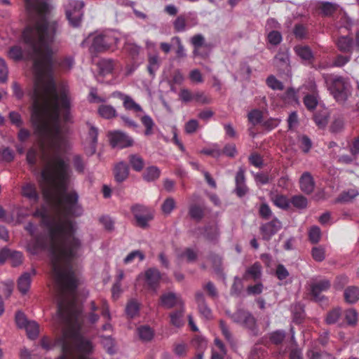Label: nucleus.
<instances>
[{
    "label": "nucleus",
    "instance_id": "f257e3e1",
    "mask_svg": "<svg viewBox=\"0 0 359 359\" xmlns=\"http://www.w3.org/2000/svg\"><path fill=\"white\" fill-rule=\"evenodd\" d=\"M63 21L55 0H46V170H72L62 156L67 140L60 126L72 119L71 97L68 83L62 78L74 65L72 57L56 55L62 43Z\"/></svg>",
    "mask_w": 359,
    "mask_h": 359
},
{
    "label": "nucleus",
    "instance_id": "f03ea898",
    "mask_svg": "<svg viewBox=\"0 0 359 359\" xmlns=\"http://www.w3.org/2000/svg\"><path fill=\"white\" fill-rule=\"evenodd\" d=\"M29 20L22 33L27 49L11 46L8 56L14 61L30 60L32 88L29 93L32 101L31 121L34 135L42 151L45 142V0H25Z\"/></svg>",
    "mask_w": 359,
    "mask_h": 359
},
{
    "label": "nucleus",
    "instance_id": "7ed1b4c3",
    "mask_svg": "<svg viewBox=\"0 0 359 359\" xmlns=\"http://www.w3.org/2000/svg\"><path fill=\"white\" fill-rule=\"evenodd\" d=\"M35 218L39 219V225L29 222L25 229L32 236V239L27 243V250L33 256H38L45 250V206L36 210L33 213Z\"/></svg>",
    "mask_w": 359,
    "mask_h": 359
},
{
    "label": "nucleus",
    "instance_id": "20e7f679",
    "mask_svg": "<svg viewBox=\"0 0 359 359\" xmlns=\"http://www.w3.org/2000/svg\"><path fill=\"white\" fill-rule=\"evenodd\" d=\"M328 90L335 100L344 103L351 95V84L348 80L343 76L330 75L325 78Z\"/></svg>",
    "mask_w": 359,
    "mask_h": 359
},
{
    "label": "nucleus",
    "instance_id": "39448f33",
    "mask_svg": "<svg viewBox=\"0 0 359 359\" xmlns=\"http://www.w3.org/2000/svg\"><path fill=\"white\" fill-rule=\"evenodd\" d=\"M117 41L118 39L109 33L90 34L81 42V46L84 48L88 43H90V52L97 53L109 50L115 46Z\"/></svg>",
    "mask_w": 359,
    "mask_h": 359
},
{
    "label": "nucleus",
    "instance_id": "423d86ee",
    "mask_svg": "<svg viewBox=\"0 0 359 359\" xmlns=\"http://www.w3.org/2000/svg\"><path fill=\"white\" fill-rule=\"evenodd\" d=\"M226 314L230 317L233 323L248 329L254 335L258 334L259 329L257 324V320L249 311L239 308L233 313H231L229 311H226Z\"/></svg>",
    "mask_w": 359,
    "mask_h": 359
},
{
    "label": "nucleus",
    "instance_id": "0eeeda50",
    "mask_svg": "<svg viewBox=\"0 0 359 359\" xmlns=\"http://www.w3.org/2000/svg\"><path fill=\"white\" fill-rule=\"evenodd\" d=\"M27 161L32 171L37 177L41 186L42 196L45 197V189L43 187V183L45 182V156H43V154L38 156L36 151L32 149L27 153Z\"/></svg>",
    "mask_w": 359,
    "mask_h": 359
},
{
    "label": "nucleus",
    "instance_id": "6e6552de",
    "mask_svg": "<svg viewBox=\"0 0 359 359\" xmlns=\"http://www.w3.org/2000/svg\"><path fill=\"white\" fill-rule=\"evenodd\" d=\"M84 5V2L79 0H69L65 5L66 18L72 27L80 26L83 16Z\"/></svg>",
    "mask_w": 359,
    "mask_h": 359
},
{
    "label": "nucleus",
    "instance_id": "1a4fd4ad",
    "mask_svg": "<svg viewBox=\"0 0 359 359\" xmlns=\"http://www.w3.org/2000/svg\"><path fill=\"white\" fill-rule=\"evenodd\" d=\"M15 320L18 328L26 331L29 339L34 340L38 337L39 327L36 321L28 320L25 314L20 311L16 312Z\"/></svg>",
    "mask_w": 359,
    "mask_h": 359
},
{
    "label": "nucleus",
    "instance_id": "9d476101",
    "mask_svg": "<svg viewBox=\"0 0 359 359\" xmlns=\"http://www.w3.org/2000/svg\"><path fill=\"white\" fill-rule=\"evenodd\" d=\"M162 275L155 267H151L138 275V280H143L147 289L156 293L159 287Z\"/></svg>",
    "mask_w": 359,
    "mask_h": 359
},
{
    "label": "nucleus",
    "instance_id": "9b49d317",
    "mask_svg": "<svg viewBox=\"0 0 359 359\" xmlns=\"http://www.w3.org/2000/svg\"><path fill=\"white\" fill-rule=\"evenodd\" d=\"M130 210L135 219L136 225L142 229H147L149 222L154 218L151 210L143 205L135 204L131 207Z\"/></svg>",
    "mask_w": 359,
    "mask_h": 359
},
{
    "label": "nucleus",
    "instance_id": "f8f14e48",
    "mask_svg": "<svg viewBox=\"0 0 359 359\" xmlns=\"http://www.w3.org/2000/svg\"><path fill=\"white\" fill-rule=\"evenodd\" d=\"M88 133L83 142V150L87 156H91L97 151L98 129L90 123H88Z\"/></svg>",
    "mask_w": 359,
    "mask_h": 359
},
{
    "label": "nucleus",
    "instance_id": "ddd939ff",
    "mask_svg": "<svg viewBox=\"0 0 359 359\" xmlns=\"http://www.w3.org/2000/svg\"><path fill=\"white\" fill-rule=\"evenodd\" d=\"M110 144L113 148L123 149L131 147L133 140L121 131H114L109 134Z\"/></svg>",
    "mask_w": 359,
    "mask_h": 359
},
{
    "label": "nucleus",
    "instance_id": "4468645a",
    "mask_svg": "<svg viewBox=\"0 0 359 359\" xmlns=\"http://www.w3.org/2000/svg\"><path fill=\"white\" fill-rule=\"evenodd\" d=\"M282 227L281 222L274 218L271 222L262 224L260 226V231L262 238L265 241H269Z\"/></svg>",
    "mask_w": 359,
    "mask_h": 359
},
{
    "label": "nucleus",
    "instance_id": "2eb2a0df",
    "mask_svg": "<svg viewBox=\"0 0 359 359\" xmlns=\"http://www.w3.org/2000/svg\"><path fill=\"white\" fill-rule=\"evenodd\" d=\"M330 282L327 279H323L311 285V294L316 301H320L322 297L320 293L327 291L330 287Z\"/></svg>",
    "mask_w": 359,
    "mask_h": 359
},
{
    "label": "nucleus",
    "instance_id": "dca6fc26",
    "mask_svg": "<svg viewBox=\"0 0 359 359\" xmlns=\"http://www.w3.org/2000/svg\"><path fill=\"white\" fill-rule=\"evenodd\" d=\"M195 299L201 315L207 320L211 319L212 317V311L206 304L203 293L202 292H197L195 295Z\"/></svg>",
    "mask_w": 359,
    "mask_h": 359
},
{
    "label": "nucleus",
    "instance_id": "f3484780",
    "mask_svg": "<svg viewBox=\"0 0 359 359\" xmlns=\"http://www.w3.org/2000/svg\"><path fill=\"white\" fill-rule=\"evenodd\" d=\"M161 304L167 309L173 308L177 305L183 306V302L180 296H177L175 293L172 292L161 295Z\"/></svg>",
    "mask_w": 359,
    "mask_h": 359
},
{
    "label": "nucleus",
    "instance_id": "a211bd4d",
    "mask_svg": "<svg viewBox=\"0 0 359 359\" xmlns=\"http://www.w3.org/2000/svg\"><path fill=\"white\" fill-rule=\"evenodd\" d=\"M300 189L306 194H311L315 188V181L312 175L309 172H304L299 179Z\"/></svg>",
    "mask_w": 359,
    "mask_h": 359
},
{
    "label": "nucleus",
    "instance_id": "6ab92c4d",
    "mask_svg": "<svg viewBox=\"0 0 359 359\" xmlns=\"http://www.w3.org/2000/svg\"><path fill=\"white\" fill-rule=\"evenodd\" d=\"M336 45L339 51L351 55L354 49L353 39L348 36H339L336 41Z\"/></svg>",
    "mask_w": 359,
    "mask_h": 359
},
{
    "label": "nucleus",
    "instance_id": "aec40b11",
    "mask_svg": "<svg viewBox=\"0 0 359 359\" xmlns=\"http://www.w3.org/2000/svg\"><path fill=\"white\" fill-rule=\"evenodd\" d=\"M36 274L35 269H32L29 272H25L18 280V290L22 294H26L30 287L32 276Z\"/></svg>",
    "mask_w": 359,
    "mask_h": 359
},
{
    "label": "nucleus",
    "instance_id": "412c9836",
    "mask_svg": "<svg viewBox=\"0 0 359 359\" xmlns=\"http://www.w3.org/2000/svg\"><path fill=\"white\" fill-rule=\"evenodd\" d=\"M115 180L118 182H124L129 175V167L124 161L117 163L114 168Z\"/></svg>",
    "mask_w": 359,
    "mask_h": 359
},
{
    "label": "nucleus",
    "instance_id": "4be33fe9",
    "mask_svg": "<svg viewBox=\"0 0 359 359\" xmlns=\"http://www.w3.org/2000/svg\"><path fill=\"white\" fill-rule=\"evenodd\" d=\"M22 195L33 203H37L39 199V194L36 185L32 182H26L22 187Z\"/></svg>",
    "mask_w": 359,
    "mask_h": 359
},
{
    "label": "nucleus",
    "instance_id": "5701e85b",
    "mask_svg": "<svg viewBox=\"0 0 359 359\" xmlns=\"http://www.w3.org/2000/svg\"><path fill=\"white\" fill-rule=\"evenodd\" d=\"M205 211V207L203 204L191 203L189 206L188 214L191 219L199 222L204 218Z\"/></svg>",
    "mask_w": 359,
    "mask_h": 359
},
{
    "label": "nucleus",
    "instance_id": "b1692460",
    "mask_svg": "<svg viewBox=\"0 0 359 359\" xmlns=\"http://www.w3.org/2000/svg\"><path fill=\"white\" fill-rule=\"evenodd\" d=\"M262 276V266L259 262L254 263L250 267L248 268L243 276L244 279H252L257 280Z\"/></svg>",
    "mask_w": 359,
    "mask_h": 359
},
{
    "label": "nucleus",
    "instance_id": "393cba45",
    "mask_svg": "<svg viewBox=\"0 0 359 359\" xmlns=\"http://www.w3.org/2000/svg\"><path fill=\"white\" fill-rule=\"evenodd\" d=\"M137 334L140 340L144 342L150 341L154 336V330L148 325H141L137 328Z\"/></svg>",
    "mask_w": 359,
    "mask_h": 359
},
{
    "label": "nucleus",
    "instance_id": "a878e982",
    "mask_svg": "<svg viewBox=\"0 0 359 359\" xmlns=\"http://www.w3.org/2000/svg\"><path fill=\"white\" fill-rule=\"evenodd\" d=\"M161 170L156 166L152 165L146 168L142 177L147 182H154L159 178Z\"/></svg>",
    "mask_w": 359,
    "mask_h": 359
},
{
    "label": "nucleus",
    "instance_id": "bb28decb",
    "mask_svg": "<svg viewBox=\"0 0 359 359\" xmlns=\"http://www.w3.org/2000/svg\"><path fill=\"white\" fill-rule=\"evenodd\" d=\"M72 163L75 171L78 174H83L87 163L81 155H74L72 158Z\"/></svg>",
    "mask_w": 359,
    "mask_h": 359
},
{
    "label": "nucleus",
    "instance_id": "cd10ccee",
    "mask_svg": "<svg viewBox=\"0 0 359 359\" xmlns=\"http://www.w3.org/2000/svg\"><path fill=\"white\" fill-rule=\"evenodd\" d=\"M345 300L350 303H355L359 299V288L356 286L348 287L344 291Z\"/></svg>",
    "mask_w": 359,
    "mask_h": 359
},
{
    "label": "nucleus",
    "instance_id": "c85d7f7f",
    "mask_svg": "<svg viewBox=\"0 0 359 359\" xmlns=\"http://www.w3.org/2000/svg\"><path fill=\"white\" fill-rule=\"evenodd\" d=\"M98 114L106 119H110L117 116L116 109L111 105L102 104L98 107Z\"/></svg>",
    "mask_w": 359,
    "mask_h": 359
},
{
    "label": "nucleus",
    "instance_id": "c756f323",
    "mask_svg": "<svg viewBox=\"0 0 359 359\" xmlns=\"http://www.w3.org/2000/svg\"><path fill=\"white\" fill-rule=\"evenodd\" d=\"M100 73L102 75H107L112 72L114 69V61L110 59H102L97 63Z\"/></svg>",
    "mask_w": 359,
    "mask_h": 359
},
{
    "label": "nucleus",
    "instance_id": "7c9ffc66",
    "mask_svg": "<svg viewBox=\"0 0 359 359\" xmlns=\"http://www.w3.org/2000/svg\"><path fill=\"white\" fill-rule=\"evenodd\" d=\"M359 192L356 189H351L346 191L342 192L336 199L337 203H349L351 202Z\"/></svg>",
    "mask_w": 359,
    "mask_h": 359
},
{
    "label": "nucleus",
    "instance_id": "2f4dec72",
    "mask_svg": "<svg viewBox=\"0 0 359 359\" xmlns=\"http://www.w3.org/2000/svg\"><path fill=\"white\" fill-rule=\"evenodd\" d=\"M128 161L133 169L137 172H140L144 166V159L138 154L129 155Z\"/></svg>",
    "mask_w": 359,
    "mask_h": 359
},
{
    "label": "nucleus",
    "instance_id": "473e14b6",
    "mask_svg": "<svg viewBox=\"0 0 359 359\" xmlns=\"http://www.w3.org/2000/svg\"><path fill=\"white\" fill-rule=\"evenodd\" d=\"M205 238L209 241H217L219 231L217 225L207 226L204 228Z\"/></svg>",
    "mask_w": 359,
    "mask_h": 359
},
{
    "label": "nucleus",
    "instance_id": "72a5a7b5",
    "mask_svg": "<svg viewBox=\"0 0 359 359\" xmlns=\"http://www.w3.org/2000/svg\"><path fill=\"white\" fill-rule=\"evenodd\" d=\"M276 66L280 69H285L289 66V56L285 53H278L274 57Z\"/></svg>",
    "mask_w": 359,
    "mask_h": 359
},
{
    "label": "nucleus",
    "instance_id": "f704fd0d",
    "mask_svg": "<svg viewBox=\"0 0 359 359\" xmlns=\"http://www.w3.org/2000/svg\"><path fill=\"white\" fill-rule=\"evenodd\" d=\"M184 312V308L183 306H182V308L179 311L170 313V323L172 325L180 327L184 325V322L182 320Z\"/></svg>",
    "mask_w": 359,
    "mask_h": 359
},
{
    "label": "nucleus",
    "instance_id": "c9c22d12",
    "mask_svg": "<svg viewBox=\"0 0 359 359\" xmlns=\"http://www.w3.org/2000/svg\"><path fill=\"white\" fill-rule=\"evenodd\" d=\"M272 201L277 207L287 210L290 206V201L284 195L277 194L272 198Z\"/></svg>",
    "mask_w": 359,
    "mask_h": 359
},
{
    "label": "nucleus",
    "instance_id": "e433bc0d",
    "mask_svg": "<svg viewBox=\"0 0 359 359\" xmlns=\"http://www.w3.org/2000/svg\"><path fill=\"white\" fill-rule=\"evenodd\" d=\"M338 6L331 2H323L320 6L321 13L325 16L332 15L337 10Z\"/></svg>",
    "mask_w": 359,
    "mask_h": 359
},
{
    "label": "nucleus",
    "instance_id": "4c0bfd02",
    "mask_svg": "<svg viewBox=\"0 0 359 359\" xmlns=\"http://www.w3.org/2000/svg\"><path fill=\"white\" fill-rule=\"evenodd\" d=\"M290 203L298 209H305L308 205V201L302 195H295L291 198Z\"/></svg>",
    "mask_w": 359,
    "mask_h": 359
},
{
    "label": "nucleus",
    "instance_id": "58836bf2",
    "mask_svg": "<svg viewBox=\"0 0 359 359\" xmlns=\"http://www.w3.org/2000/svg\"><path fill=\"white\" fill-rule=\"evenodd\" d=\"M173 28L176 32H182L186 30L187 20L182 15H178L172 22Z\"/></svg>",
    "mask_w": 359,
    "mask_h": 359
},
{
    "label": "nucleus",
    "instance_id": "ea45409f",
    "mask_svg": "<svg viewBox=\"0 0 359 359\" xmlns=\"http://www.w3.org/2000/svg\"><path fill=\"white\" fill-rule=\"evenodd\" d=\"M266 85L274 90H283L284 89L283 83L278 80L273 75H270L266 80Z\"/></svg>",
    "mask_w": 359,
    "mask_h": 359
},
{
    "label": "nucleus",
    "instance_id": "a19ab883",
    "mask_svg": "<svg viewBox=\"0 0 359 359\" xmlns=\"http://www.w3.org/2000/svg\"><path fill=\"white\" fill-rule=\"evenodd\" d=\"M123 104L126 110H131L135 112L142 111V108L141 107V106L139 104L136 103L134 101V100L129 95L126 97V100L123 101Z\"/></svg>",
    "mask_w": 359,
    "mask_h": 359
},
{
    "label": "nucleus",
    "instance_id": "79ce46f5",
    "mask_svg": "<svg viewBox=\"0 0 359 359\" xmlns=\"http://www.w3.org/2000/svg\"><path fill=\"white\" fill-rule=\"evenodd\" d=\"M139 304L135 300H130L126 305V313L130 318H134L139 312Z\"/></svg>",
    "mask_w": 359,
    "mask_h": 359
},
{
    "label": "nucleus",
    "instance_id": "37998d69",
    "mask_svg": "<svg viewBox=\"0 0 359 359\" xmlns=\"http://www.w3.org/2000/svg\"><path fill=\"white\" fill-rule=\"evenodd\" d=\"M249 121L254 126L262 123V118L263 114L259 109H253L252 110L248 115Z\"/></svg>",
    "mask_w": 359,
    "mask_h": 359
},
{
    "label": "nucleus",
    "instance_id": "c03bdc74",
    "mask_svg": "<svg viewBox=\"0 0 359 359\" xmlns=\"http://www.w3.org/2000/svg\"><path fill=\"white\" fill-rule=\"evenodd\" d=\"M141 122L146 128L145 135H151L153 133L154 122L149 115H144L141 118Z\"/></svg>",
    "mask_w": 359,
    "mask_h": 359
},
{
    "label": "nucleus",
    "instance_id": "a18cd8bd",
    "mask_svg": "<svg viewBox=\"0 0 359 359\" xmlns=\"http://www.w3.org/2000/svg\"><path fill=\"white\" fill-rule=\"evenodd\" d=\"M126 52L133 58L135 59L138 56L140 51V46L132 43H127L124 46Z\"/></svg>",
    "mask_w": 359,
    "mask_h": 359
},
{
    "label": "nucleus",
    "instance_id": "49530a36",
    "mask_svg": "<svg viewBox=\"0 0 359 359\" xmlns=\"http://www.w3.org/2000/svg\"><path fill=\"white\" fill-rule=\"evenodd\" d=\"M297 54L304 60H310L313 57L311 50L308 46H302L296 48Z\"/></svg>",
    "mask_w": 359,
    "mask_h": 359
},
{
    "label": "nucleus",
    "instance_id": "de8ad7c7",
    "mask_svg": "<svg viewBox=\"0 0 359 359\" xmlns=\"http://www.w3.org/2000/svg\"><path fill=\"white\" fill-rule=\"evenodd\" d=\"M176 203L173 198H167L161 205V210L165 214H170L175 208Z\"/></svg>",
    "mask_w": 359,
    "mask_h": 359
},
{
    "label": "nucleus",
    "instance_id": "09e8293b",
    "mask_svg": "<svg viewBox=\"0 0 359 359\" xmlns=\"http://www.w3.org/2000/svg\"><path fill=\"white\" fill-rule=\"evenodd\" d=\"M297 92L293 88L287 89L283 95V100L288 103H298Z\"/></svg>",
    "mask_w": 359,
    "mask_h": 359
},
{
    "label": "nucleus",
    "instance_id": "8fccbe9b",
    "mask_svg": "<svg viewBox=\"0 0 359 359\" xmlns=\"http://www.w3.org/2000/svg\"><path fill=\"white\" fill-rule=\"evenodd\" d=\"M304 103L309 110H313L318 104V100L316 95L309 94L304 97Z\"/></svg>",
    "mask_w": 359,
    "mask_h": 359
},
{
    "label": "nucleus",
    "instance_id": "3c124183",
    "mask_svg": "<svg viewBox=\"0 0 359 359\" xmlns=\"http://www.w3.org/2000/svg\"><path fill=\"white\" fill-rule=\"evenodd\" d=\"M159 67L158 57L156 55L151 56L149 58V64L147 66V70L149 73L154 76L155 72Z\"/></svg>",
    "mask_w": 359,
    "mask_h": 359
},
{
    "label": "nucleus",
    "instance_id": "603ef678",
    "mask_svg": "<svg viewBox=\"0 0 359 359\" xmlns=\"http://www.w3.org/2000/svg\"><path fill=\"white\" fill-rule=\"evenodd\" d=\"M8 68L4 59L0 57V83H6L8 80Z\"/></svg>",
    "mask_w": 359,
    "mask_h": 359
},
{
    "label": "nucleus",
    "instance_id": "864d4df0",
    "mask_svg": "<svg viewBox=\"0 0 359 359\" xmlns=\"http://www.w3.org/2000/svg\"><path fill=\"white\" fill-rule=\"evenodd\" d=\"M269 43L272 45L277 46L282 41L283 37L278 31H271L267 36Z\"/></svg>",
    "mask_w": 359,
    "mask_h": 359
},
{
    "label": "nucleus",
    "instance_id": "5fc2aeb1",
    "mask_svg": "<svg viewBox=\"0 0 359 359\" xmlns=\"http://www.w3.org/2000/svg\"><path fill=\"white\" fill-rule=\"evenodd\" d=\"M14 159L13 151L8 148H4L0 151V161L10 163Z\"/></svg>",
    "mask_w": 359,
    "mask_h": 359
},
{
    "label": "nucleus",
    "instance_id": "6e6d98bb",
    "mask_svg": "<svg viewBox=\"0 0 359 359\" xmlns=\"http://www.w3.org/2000/svg\"><path fill=\"white\" fill-rule=\"evenodd\" d=\"M285 338V332L283 330H276L270 334V340L275 344H281Z\"/></svg>",
    "mask_w": 359,
    "mask_h": 359
},
{
    "label": "nucleus",
    "instance_id": "4d7b16f0",
    "mask_svg": "<svg viewBox=\"0 0 359 359\" xmlns=\"http://www.w3.org/2000/svg\"><path fill=\"white\" fill-rule=\"evenodd\" d=\"M320 236L321 232L318 226H314L311 228L309 233V237L312 243H317L320 241Z\"/></svg>",
    "mask_w": 359,
    "mask_h": 359
},
{
    "label": "nucleus",
    "instance_id": "13d9d810",
    "mask_svg": "<svg viewBox=\"0 0 359 359\" xmlns=\"http://www.w3.org/2000/svg\"><path fill=\"white\" fill-rule=\"evenodd\" d=\"M345 319L349 325H355L358 321V313L354 309H348L345 313Z\"/></svg>",
    "mask_w": 359,
    "mask_h": 359
},
{
    "label": "nucleus",
    "instance_id": "bf43d9fd",
    "mask_svg": "<svg viewBox=\"0 0 359 359\" xmlns=\"http://www.w3.org/2000/svg\"><path fill=\"white\" fill-rule=\"evenodd\" d=\"M194 100L202 104H210L212 101L210 97L201 91H196L194 93Z\"/></svg>",
    "mask_w": 359,
    "mask_h": 359
},
{
    "label": "nucleus",
    "instance_id": "052dcab7",
    "mask_svg": "<svg viewBox=\"0 0 359 359\" xmlns=\"http://www.w3.org/2000/svg\"><path fill=\"white\" fill-rule=\"evenodd\" d=\"M341 316L339 309H334L327 313L326 317V323L329 325L335 323Z\"/></svg>",
    "mask_w": 359,
    "mask_h": 359
},
{
    "label": "nucleus",
    "instance_id": "680f3d73",
    "mask_svg": "<svg viewBox=\"0 0 359 359\" xmlns=\"http://www.w3.org/2000/svg\"><path fill=\"white\" fill-rule=\"evenodd\" d=\"M135 257H138L140 261H143L145 258L144 255L140 250H134L130 252L124 259L125 264L132 262Z\"/></svg>",
    "mask_w": 359,
    "mask_h": 359
},
{
    "label": "nucleus",
    "instance_id": "e2e57ef3",
    "mask_svg": "<svg viewBox=\"0 0 359 359\" xmlns=\"http://www.w3.org/2000/svg\"><path fill=\"white\" fill-rule=\"evenodd\" d=\"M351 60V55H337L335 59L333 61L332 65L334 67H341L347 64Z\"/></svg>",
    "mask_w": 359,
    "mask_h": 359
},
{
    "label": "nucleus",
    "instance_id": "0e129e2a",
    "mask_svg": "<svg viewBox=\"0 0 359 359\" xmlns=\"http://www.w3.org/2000/svg\"><path fill=\"white\" fill-rule=\"evenodd\" d=\"M9 259L11 266H17L22 262L23 255L20 252L14 251L10 254Z\"/></svg>",
    "mask_w": 359,
    "mask_h": 359
},
{
    "label": "nucleus",
    "instance_id": "69168bd1",
    "mask_svg": "<svg viewBox=\"0 0 359 359\" xmlns=\"http://www.w3.org/2000/svg\"><path fill=\"white\" fill-rule=\"evenodd\" d=\"M311 254L316 262H322L325 259V250L320 246L313 248Z\"/></svg>",
    "mask_w": 359,
    "mask_h": 359
},
{
    "label": "nucleus",
    "instance_id": "338daca9",
    "mask_svg": "<svg viewBox=\"0 0 359 359\" xmlns=\"http://www.w3.org/2000/svg\"><path fill=\"white\" fill-rule=\"evenodd\" d=\"M201 153L212 156L214 158H218L222 155V150L217 144H214L211 148L203 149Z\"/></svg>",
    "mask_w": 359,
    "mask_h": 359
},
{
    "label": "nucleus",
    "instance_id": "774afa93",
    "mask_svg": "<svg viewBox=\"0 0 359 359\" xmlns=\"http://www.w3.org/2000/svg\"><path fill=\"white\" fill-rule=\"evenodd\" d=\"M191 43L196 49L202 47L205 43V37L201 34L194 35L191 38Z\"/></svg>",
    "mask_w": 359,
    "mask_h": 359
}]
</instances>
